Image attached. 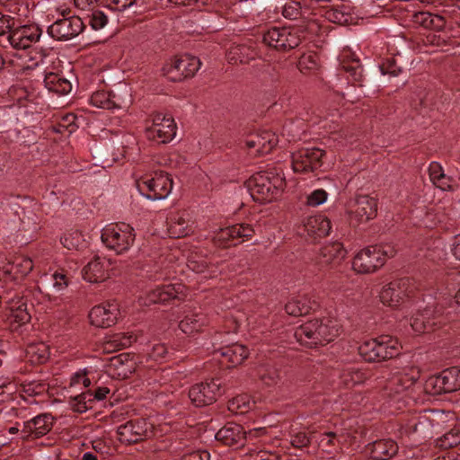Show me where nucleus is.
<instances>
[{
  "label": "nucleus",
  "instance_id": "obj_53",
  "mask_svg": "<svg viewBox=\"0 0 460 460\" xmlns=\"http://www.w3.org/2000/svg\"><path fill=\"white\" fill-rule=\"evenodd\" d=\"M426 389L429 390V393L434 394H439L445 393L443 382L439 375L431 376L428 379L426 383Z\"/></svg>",
  "mask_w": 460,
  "mask_h": 460
},
{
  "label": "nucleus",
  "instance_id": "obj_8",
  "mask_svg": "<svg viewBox=\"0 0 460 460\" xmlns=\"http://www.w3.org/2000/svg\"><path fill=\"white\" fill-rule=\"evenodd\" d=\"M263 42L277 50L288 51L302 41V32L294 27H273L263 34Z\"/></svg>",
  "mask_w": 460,
  "mask_h": 460
},
{
  "label": "nucleus",
  "instance_id": "obj_42",
  "mask_svg": "<svg viewBox=\"0 0 460 460\" xmlns=\"http://www.w3.org/2000/svg\"><path fill=\"white\" fill-rule=\"evenodd\" d=\"M257 376L268 386L277 385L280 380L279 371L277 367L270 365H262L257 368Z\"/></svg>",
  "mask_w": 460,
  "mask_h": 460
},
{
  "label": "nucleus",
  "instance_id": "obj_18",
  "mask_svg": "<svg viewBox=\"0 0 460 460\" xmlns=\"http://www.w3.org/2000/svg\"><path fill=\"white\" fill-rule=\"evenodd\" d=\"M351 219L358 223L373 219L377 213V201L367 195H358L351 203L349 211Z\"/></svg>",
  "mask_w": 460,
  "mask_h": 460
},
{
  "label": "nucleus",
  "instance_id": "obj_24",
  "mask_svg": "<svg viewBox=\"0 0 460 460\" xmlns=\"http://www.w3.org/2000/svg\"><path fill=\"white\" fill-rule=\"evenodd\" d=\"M40 30L37 26H22L11 31L8 36L10 44L16 49H25L39 40Z\"/></svg>",
  "mask_w": 460,
  "mask_h": 460
},
{
  "label": "nucleus",
  "instance_id": "obj_46",
  "mask_svg": "<svg viewBox=\"0 0 460 460\" xmlns=\"http://www.w3.org/2000/svg\"><path fill=\"white\" fill-rule=\"evenodd\" d=\"M297 67L302 73L315 70L318 67V57L313 52L303 54L298 60Z\"/></svg>",
  "mask_w": 460,
  "mask_h": 460
},
{
  "label": "nucleus",
  "instance_id": "obj_62",
  "mask_svg": "<svg viewBox=\"0 0 460 460\" xmlns=\"http://www.w3.org/2000/svg\"><path fill=\"white\" fill-rule=\"evenodd\" d=\"M325 16L330 22L334 23H342L345 22L343 13L335 9L327 11Z\"/></svg>",
  "mask_w": 460,
  "mask_h": 460
},
{
  "label": "nucleus",
  "instance_id": "obj_14",
  "mask_svg": "<svg viewBox=\"0 0 460 460\" xmlns=\"http://www.w3.org/2000/svg\"><path fill=\"white\" fill-rule=\"evenodd\" d=\"M84 24L80 17L72 15L57 20L49 29V34L58 40H66L83 31Z\"/></svg>",
  "mask_w": 460,
  "mask_h": 460
},
{
  "label": "nucleus",
  "instance_id": "obj_61",
  "mask_svg": "<svg viewBox=\"0 0 460 460\" xmlns=\"http://www.w3.org/2000/svg\"><path fill=\"white\" fill-rule=\"evenodd\" d=\"M183 460H210V454L207 450H197L184 455Z\"/></svg>",
  "mask_w": 460,
  "mask_h": 460
},
{
  "label": "nucleus",
  "instance_id": "obj_31",
  "mask_svg": "<svg viewBox=\"0 0 460 460\" xmlns=\"http://www.w3.org/2000/svg\"><path fill=\"white\" fill-rule=\"evenodd\" d=\"M411 22L415 25L435 31H442L446 27V19L443 15L429 12L413 13L411 14Z\"/></svg>",
  "mask_w": 460,
  "mask_h": 460
},
{
  "label": "nucleus",
  "instance_id": "obj_60",
  "mask_svg": "<svg viewBox=\"0 0 460 460\" xmlns=\"http://www.w3.org/2000/svg\"><path fill=\"white\" fill-rule=\"evenodd\" d=\"M309 442L310 438L305 432H298L295 434L291 438V444L293 447L297 448L306 447Z\"/></svg>",
  "mask_w": 460,
  "mask_h": 460
},
{
  "label": "nucleus",
  "instance_id": "obj_45",
  "mask_svg": "<svg viewBox=\"0 0 460 460\" xmlns=\"http://www.w3.org/2000/svg\"><path fill=\"white\" fill-rule=\"evenodd\" d=\"M429 312H425V314H417L411 320V326L412 330L416 332H429L433 330L434 323H431L429 319H428L427 315Z\"/></svg>",
  "mask_w": 460,
  "mask_h": 460
},
{
  "label": "nucleus",
  "instance_id": "obj_37",
  "mask_svg": "<svg viewBox=\"0 0 460 460\" xmlns=\"http://www.w3.org/2000/svg\"><path fill=\"white\" fill-rule=\"evenodd\" d=\"M45 87L57 94L65 95L71 92L72 84L70 81L58 73L49 72L45 75Z\"/></svg>",
  "mask_w": 460,
  "mask_h": 460
},
{
  "label": "nucleus",
  "instance_id": "obj_59",
  "mask_svg": "<svg viewBox=\"0 0 460 460\" xmlns=\"http://www.w3.org/2000/svg\"><path fill=\"white\" fill-rule=\"evenodd\" d=\"M108 8L115 11H124L133 5L136 0H107Z\"/></svg>",
  "mask_w": 460,
  "mask_h": 460
},
{
  "label": "nucleus",
  "instance_id": "obj_35",
  "mask_svg": "<svg viewBox=\"0 0 460 460\" xmlns=\"http://www.w3.org/2000/svg\"><path fill=\"white\" fill-rule=\"evenodd\" d=\"M91 103L97 107L106 110L121 108L123 100L113 92L98 91L92 94Z\"/></svg>",
  "mask_w": 460,
  "mask_h": 460
},
{
  "label": "nucleus",
  "instance_id": "obj_40",
  "mask_svg": "<svg viewBox=\"0 0 460 460\" xmlns=\"http://www.w3.org/2000/svg\"><path fill=\"white\" fill-rule=\"evenodd\" d=\"M31 320V314L24 304L19 305L17 307L11 308L8 316L9 326L12 332H17L19 328L27 324Z\"/></svg>",
  "mask_w": 460,
  "mask_h": 460
},
{
  "label": "nucleus",
  "instance_id": "obj_21",
  "mask_svg": "<svg viewBox=\"0 0 460 460\" xmlns=\"http://www.w3.org/2000/svg\"><path fill=\"white\" fill-rule=\"evenodd\" d=\"M254 230L248 224H237L220 229L214 236V243L218 246H228L237 238L251 239Z\"/></svg>",
  "mask_w": 460,
  "mask_h": 460
},
{
  "label": "nucleus",
  "instance_id": "obj_51",
  "mask_svg": "<svg viewBox=\"0 0 460 460\" xmlns=\"http://www.w3.org/2000/svg\"><path fill=\"white\" fill-rule=\"evenodd\" d=\"M282 14L289 20H296L301 16V6L298 2L289 1L282 7Z\"/></svg>",
  "mask_w": 460,
  "mask_h": 460
},
{
  "label": "nucleus",
  "instance_id": "obj_36",
  "mask_svg": "<svg viewBox=\"0 0 460 460\" xmlns=\"http://www.w3.org/2000/svg\"><path fill=\"white\" fill-rule=\"evenodd\" d=\"M316 305L308 296L303 295L292 298L285 305L287 314L293 316L305 315Z\"/></svg>",
  "mask_w": 460,
  "mask_h": 460
},
{
  "label": "nucleus",
  "instance_id": "obj_25",
  "mask_svg": "<svg viewBox=\"0 0 460 460\" xmlns=\"http://www.w3.org/2000/svg\"><path fill=\"white\" fill-rule=\"evenodd\" d=\"M215 438L227 447L238 448L244 445L246 431L239 424L227 423L216 433Z\"/></svg>",
  "mask_w": 460,
  "mask_h": 460
},
{
  "label": "nucleus",
  "instance_id": "obj_1",
  "mask_svg": "<svg viewBox=\"0 0 460 460\" xmlns=\"http://www.w3.org/2000/svg\"><path fill=\"white\" fill-rule=\"evenodd\" d=\"M247 188L254 201L271 202L283 193L286 188V180L280 170L260 172L248 180Z\"/></svg>",
  "mask_w": 460,
  "mask_h": 460
},
{
  "label": "nucleus",
  "instance_id": "obj_22",
  "mask_svg": "<svg viewBox=\"0 0 460 460\" xmlns=\"http://www.w3.org/2000/svg\"><path fill=\"white\" fill-rule=\"evenodd\" d=\"M347 256V251L339 242L329 243L320 250L317 263L320 267L333 269L341 265Z\"/></svg>",
  "mask_w": 460,
  "mask_h": 460
},
{
  "label": "nucleus",
  "instance_id": "obj_9",
  "mask_svg": "<svg viewBox=\"0 0 460 460\" xmlns=\"http://www.w3.org/2000/svg\"><path fill=\"white\" fill-rule=\"evenodd\" d=\"M409 280L401 279L382 287L378 298L380 303L391 309H400L409 297Z\"/></svg>",
  "mask_w": 460,
  "mask_h": 460
},
{
  "label": "nucleus",
  "instance_id": "obj_50",
  "mask_svg": "<svg viewBox=\"0 0 460 460\" xmlns=\"http://www.w3.org/2000/svg\"><path fill=\"white\" fill-rule=\"evenodd\" d=\"M88 19L89 24L96 31L102 29L108 22L107 14L102 10H93Z\"/></svg>",
  "mask_w": 460,
  "mask_h": 460
},
{
  "label": "nucleus",
  "instance_id": "obj_28",
  "mask_svg": "<svg viewBox=\"0 0 460 460\" xmlns=\"http://www.w3.org/2000/svg\"><path fill=\"white\" fill-rule=\"evenodd\" d=\"M304 232L313 238H321L329 234L332 226L330 220L323 215L307 217L303 222Z\"/></svg>",
  "mask_w": 460,
  "mask_h": 460
},
{
  "label": "nucleus",
  "instance_id": "obj_13",
  "mask_svg": "<svg viewBox=\"0 0 460 460\" xmlns=\"http://www.w3.org/2000/svg\"><path fill=\"white\" fill-rule=\"evenodd\" d=\"M113 270V261L111 259L97 255L83 268L82 275L90 283H99L111 278Z\"/></svg>",
  "mask_w": 460,
  "mask_h": 460
},
{
  "label": "nucleus",
  "instance_id": "obj_5",
  "mask_svg": "<svg viewBox=\"0 0 460 460\" xmlns=\"http://www.w3.org/2000/svg\"><path fill=\"white\" fill-rule=\"evenodd\" d=\"M174 119L162 111H151L146 118V140L160 144L170 143L176 136Z\"/></svg>",
  "mask_w": 460,
  "mask_h": 460
},
{
  "label": "nucleus",
  "instance_id": "obj_6",
  "mask_svg": "<svg viewBox=\"0 0 460 460\" xmlns=\"http://www.w3.org/2000/svg\"><path fill=\"white\" fill-rule=\"evenodd\" d=\"M101 238L107 248L121 254L133 244L135 234L134 229L128 224H111L102 229Z\"/></svg>",
  "mask_w": 460,
  "mask_h": 460
},
{
  "label": "nucleus",
  "instance_id": "obj_10",
  "mask_svg": "<svg viewBox=\"0 0 460 460\" xmlns=\"http://www.w3.org/2000/svg\"><path fill=\"white\" fill-rule=\"evenodd\" d=\"M324 151L317 147L302 148L292 154V169L295 172L306 173L322 166Z\"/></svg>",
  "mask_w": 460,
  "mask_h": 460
},
{
  "label": "nucleus",
  "instance_id": "obj_58",
  "mask_svg": "<svg viewBox=\"0 0 460 460\" xmlns=\"http://www.w3.org/2000/svg\"><path fill=\"white\" fill-rule=\"evenodd\" d=\"M14 26V19L10 15L0 13V36L10 31Z\"/></svg>",
  "mask_w": 460,
  "mask_h": 460
},
{
  "label": "nucleus",
  "instance_id": "obj_11",
  "mask_svg": "<svg viewBox=\"0 0 460 460\" xmlns=\"http://www.w3.org/2000/svg\"><path fill=\"white\" fill-rule=\"evenodd\" d=\"M146 187L148 190V193H146V199L162 200L172 192V179L167 172L155 170L149 173L148 179L146 180Z\"/></svg>",
  "mask_w": 460,
  "mask_h": 460
},
{
  "label": "nucleus",
  "instance_id": "obj_23",
  "mask_svg": "<svg viewBox=\"0 0 460 460\" xmlns=\"http://www.w3.org/2000/svg\"><path fill=\"white\" fill-rule=\"evenodd\" d=\"M193 221L190 214L185 211L172 213L168 218V233L172 238H181L193 233Z\"/></svg>",
  "mask_w": 460,
  "mask_h": 460
},
{
  "label": "nucleus",
  "instance_id": "obj_54",
  "mask_svg": "<svg viewBox=\"0 0 460 460\" xmlns=\"http://www.w3.org/2000/svg\"><path fill=\"white\" fill-rule=\"evenodd\" d=\"M51 278L53 279V287L58 291L65 289L69 284V278L64 270L56 271Z\"/></svg>",
  "mask_w": 460,
  "mask_h": 460
},
{
  "label": "nucleus",
  "instance_id": "obj_7",
  "mask_svg": "<svg viewBox=\"0 0 460 460\" xmlns=\"http://www.w3.org/2000/svg\"><path fill=\"white\" fill-rule=\"evenodd\" d=\"M200 60L194 56L182 55L169 58L163 66L162 72L172 82H181L192 77L200 68Z\"/></svg>",
  "mask_w": 460,
  "mask_h": 460
},
{
  "label": "nucleus",
  "instance_id": "obj_26",
  "mask_svg": "<svg viewBox=\"0 0 460 460\" xmlns=\"http://www.w3.org/2000/svg\"><path fill=\"white\" fill-rule=\"evenodd\" d=\"M186 296V287L181 283L167 284L155 288L148 294L152 303H164L171 299H182Z\"/></svg>",
  "mask_w": 460,
  "mask_h": 460
},
{
  "label": "nucleus",
  "instance_id": "obj_20",
  "mask_svg": "<svg viewBox=\"0 0 460 460\" xmlns=\"http://www.w3.org/2000/svg\"><path fill=\"white\" fill-rule=\"evenodd\" d=\"M33 269L32 261L25 256H17L13 261L0 258V279L11 277L18 279L28 275Z\"/></svg>",
  "mask_w": 460,
  "mask_h": 460
},
{
  "label": "nucleus",
  "instance_id": "obj_15",
  "mask_svg": "<svg viewBox=\"0 0 460 460\" xmlns=\"http://www.w3.org/2000/svg\"><path fill=\"white\" fill-rule=\"evenodd\" d=\"M119 315V304L111 301L93 307L89 313V320L91 324L98 328H108L117 323Z\"/></svg>",
  "mask_w": 460,
  "mask_h": 460
},
{
  "label": "nucleus",
  "instance_id": "obj_63",
  "mask_svg": "<svg viewBox=\"0 0 460 460\" xmlns=\"http://www.w3.org/2000/svg\"><path fill=\"white\" fill-rule=\"evenodd\" d=\"M109 393L110 389L108 387H98L93 393V397L98 401H102L106 398Z\"/></svg>",
  "mask_w": 460,
  "mask_h": 460
},
{
  "label": "nucleus",
  "instance_id": "obj_57",
  "mask_svg": "<svg viewBox=\"0 0 460 460\" xmlns=\"http://www.w3.org/2000/svg\"><path fill=\"white\" fill-rule=\"evenodd\" d=\"M246 460H279V456L270 451H254L247 456Z\"/></svg>",
  "mask_w": 460,
  "mask_h": 460
},
{
  "label": "nucleus",
  "instance_id": "obj_4",
  "mask_svg": "<svg viewBox=\"0 0 460 460\" xmlns=\"http://www.w3.org/2000/svg\"><path fill=\"white\" fill-rule=\"evenodd\" d=\"M396 254L391 244L368 246L358 252L352 260V270L358 274H371L381 269Z\"/></svg>",
  "mask_w": 460,
  "mask_h": 460
},
{
  "label": "nucleus",
  "instance_id": "obj_17",
  "mask_svg": "<svg viewBox=\"0 0 460 460\" xmlns=\"http://www.w3.org/2000/svg\"><path fill=\"white\" fill-rule=\"evenodd\" d=\"M419 378L420 371L417 368H405L402 372L394 373L388 378L385 388L390 396L401 394L410 389Z\"/></svg>",
  "mask_w": 460,
  "mask_h": 460
},
{
  "label": "nucleus",
  "instance_id": "obj_55",
  "mask_svg": "<svg viewBox=\"0 0 460 460\" xmlns=\"http://www.w3.org/2000/svg\"><path fill=\"white\" fill-rule=\"evenodd\" d=\"M343 68L346 72L349 73L355 82L361 81L363 69L358 59H353L351 66L343 65Z\"/></svg>",
  "mask_w": 460,
  "mask_h": 460
},
{
  "label": "nucleus",
  "instance_id": "obj_44",
  "mask_svg": "<svg viewBox=\"0 0 460 460\" xmlns=\"http://www.w3.org/2000/svg\"><path fill=\"white\" fill-rule=\"evenodd\" d=\"M60 241L63 246L68 250H79L84 245V236L79 231L64 234Z\"/></svg>",
  "mask_w": 460,
  "mask_h": 460
},
{
  "label": "nucleus",
  "instance_id": "obj_43",
  "mask_svg": "<svg viewBox=\"0 0 460 460\" xmlns=\"http://www.w3.org/2000/svg\"><path fill=\"white\" fill-rule=\"evenodd\" d=\"M30 360L35 364H42L49 358V349L45 343L31 344L27 349Z\"/></svg>",
  "mask_w": 460,
  "mask_h": 460
},
{
  "label": "nucleus",
  "instance_id": "obj_39",
  "mask_svg": "<svg viewBox=\"0 0 460 460\" xmlns=\"http://www.w3.org/2000/svg\"><path fill=\"white\" fill-rule=\"evenodd\" d=\"M256 402L247 394H239L228 402V410L234 414H245L255 408Z\"/></svg>",
  "mask_w": 460,
  "mask_h": 460
},
{
  "label": "nucleus",
  "instance_id": "obj_56",
  "mask_svg": "<svg viewBox=\"0 0 460 460\" xmlns=\"http://www.w3.org/2000/svg\"><path fill=\"white\" fill-rule=\"evenodd\" d=\"M460 444V433L458 431H450L446 433L441 439V447H454Z\"/></svg>",
  "mask_w": 460,
  "mask_h": 460
},
{
  "label": "nucleus",
  "instance_id": "obj_3",
  "mask_svg": "<svg viewBox=\"0 0 460 460\" xmlns=\"http://www.w3.org/2000/svg\"><path fill=\"white\" fill-rule=\"evenodd\" d=\"M399 341L389 335H380L363 341L358 348L359 356L368 363H381L400 355Z\"/></svg>",
  "mask_w": 460,
  "mask_h": 460
},
{
  "label": "nucleus",
  "instance_id": "obj_64",
  "mask_svg": "<svg viewBox=\"0 0 460 460\" xmlns=\"http://www.w3.org/2000/svg\"><path fill=\"white\" fill-rule=\"evenodd\" d=\"M452 252L454 256L460 261V234L455 236Z\"/></svg>",
  "mask_w": 460,
  "mask_h": 460
},
{
  "label": "nucleus",
  "instance_id": "obj_49",
  "mask_svg": "<svg viewBox=\"0 0 460 460\" xmlns=\"http://www.w3.org/2000/svg\"><path fill=\"white\" fill-rule=\"evenodd\" d=\"M439 376L443 382L445 393H452L457 390V384L455 377L456 376L454 374L452 367L442 371Z\"/></svg>",
  "mask_w": 460,
  "mask_h": 460
},
{
  "label": "nucleus",
  "instance_id": "obj_34",
  "mask_svg": "<svg viewBox=\"0 0 460 460\" xmlns=\"http://www.w3.org/2000/svg\"><path fill=\"white\" fill-rule=\"evenodd\" d=\"M339 378L342 386L350 388L364 384L369 378V373L367 369L350 367L343 369Z\"/></svg>",
  "mask_w": 460,
  "mask_h": 460
},
{
  "label": "nucleus",
  "instance_id": "obj_47",
  "mask_svg": "<svg viewBox=\"0 0 460 460\" xmlns=\"http://www.w3.org/2000/svg\"><path fill=\"white\" fill-rule=\"evenodd\" d=\"M339 440L336 438V434L334 432H326L321 436L319 440V447L323 451H325L329 454L334 452L338 447Z\"/></svg>",
  "mask_w": 460,
  "mask_h": 460
},
{
  "label": "nucleus",
  "instance_id": "obj_27",
  "mask_svg": "<svg viewBox=\"0 0 460 460\" xmlns=\"http://www.w3.org/2000/svg\"><path fill=\"white\" fill-rule=\"evenodd\" d=\"M248 349L239 343L226 346L216 351V356L221 363L228 364V367L241 365L248 357Z\"/></svg>",
  "mask_w": 460,
  "mask_h": 460
},
{
  "label": "nucleus",
  "instance_id": "obj_38",
  "mask_svg": "<svg viewBox=\"0 0 460 460\" xmlns=\"http://www.w3.org/2000/svg\"><path fill=\"white\" fill-rule=\"evenodd\" d=\"M429 175L431 182L442 190H451L453 180L444 172L442 165L438 162H431L429 165Z\"/></svg>",
  "mask_w": 460,
  "mask_h": 460
},
{
  "label": "nucleus",
  "instance_id": "obj_12",
  "mask_svg": "<svg viewBox=\"0 0 460 460\" xmlns=\"http://www.w3.org/2000/svg\"><path fill=\"white\" fill-rule=\"evenodd\" d=\"M221 382L211 379L205 383L196 384L190 389L189 397L197 407L211 404L221 394Z\"/></svg>",
  "mask_w": 460,
  "mask_h": 460
},
{
  "label": "nucleus",
  "instance_id": "obj_19",
  "mask_svg": "<svg viewBox=\"0 0 460 460\" xmlns=\"http://www.w3.org/2000/svg\"><path fill=\"white\" fill-rule=\"evenodd\" d=\"M278 136L271 131H262L251 135L245 141V146L251 155L269 154L278 144Z\"/></svg>",
  "mask_w": 460,
  "mask_h": 460
},
{
  "label": "nucleus",
  "instance_id": "obj_41",
  "mask_svg": "<svg viewBox=\"0 0 460 460\" xmlns=\"http://www.w3.org/2000/svg\"><path fill=\"white\" fill-rule=\"evenodd\" d=\"M206 323V317L202 314H190L180 322L179 328L182 332L190 335L199 332Z\"/></svg>",
  "mask_w": 460,
  "mask_h": 460
},
{
  "label": "nucleus",
  "instance_id": "obj_2",
  "mask_svg": "<svg viewBox=\"0 0 460 460\" xmlns=\"http://www.w3.org/2000/svg\"><path fill=\"white\" fill-rule=\"evenodd\" d=\"M339 325L330 318L314 319L298 326L295 331V338L308 348L324 346L339 336Z\"/></svg>",
  "mask_w": 460,
  "mask_h": 460
},
{
  "label": "nucleus",
  "instance_id": "obj_29",
  "mask_svg": "<svg viewBox=\"0 0 460 460\" xmlns=\"http://www.w3.org/2000/svg\"><path fill=\"white\" fill-rule=\"evenodd\" d=\"M259 56L252 43L233 44L226 52L227 61L231 64H247Z\"/></svg>",
  "mask_w": 460,
  "mask_h": 460
},
{
  "label": "nucleus",
  "instance_id": "obj_32",
  "mask_svg": "<svg viewBox=\"0 0 460 460\" xmlns=\"http://www.w3.org/2000/svg\"><path fill=\"white\" fill-rule=\"evenodd\" d=\"M368 451L373 459L388 460L397 453L398 446L392 439H381L369 445Z\"/></svg>",
  "mask_w": 460,
  "mask_h": 460
},
{
  "label": "nucleus",
  "instance_id": "obj_48",
  "mask_svg": "<svg viewBox=\"0 0 460 460\" xmlns=\"http://www.w3.org/2000/svg\"><path fill=\"white\" fill-rule=\"evenodd\" d=\"M167 354V349L164 344L160 342H154L147 346L146 349V356L154 361H161Z\"/></svg>",
  "mask_w": 460,
  "mask_h": 460
},
{
  "label": "nucleus",
  "instance_id": "obj_16",
  "mask_svg": "<svg viewBox=\"0 0 460 460\" xmlns=\"http://www.w3.org/2000/svg\"><path fill=\"white\" fill-rule=\"evenodd\" d=\"M53 423L54 418L49 413H41L24 421L21 429L22 439L29 441L45 436L51 430Z\"/></svg>",
  "mask_w": 460,
  "mask_h": 460
},
{
  "label": "nucleus",
  "instance_id": "obj_52",
  "mask_svg": "<svg viewBox=\"0 0 460 460\" xmlns=\"http://www.w3.org/2000/svg\"><path fill=\"white\" fill-rule=\"evenodd\" d=\"M328 198L327 192L323 189L312 191L306 198V204L311 207H317L323 204Z\"/></svg>",
  "mask_w": 460,
  "mask_h": 460
},
{
  "label": "nucleus",
  "instance_id": "obj_30",
  "mask_svg": "<svg viewBox=\"0 0 460 460\" xmlns=\"http://www.w3.org/2000/svg\"><path fill=\"white\" fill-rule=\"evenodd\" d=\"M187 267L193 272L203 275L204 279L213 278L218 273L217 265L208 262L204 255L196 252L188 255Z\"/></svg>",
  "mask_w": 460,
  "mask_h": 460
},
{
  "label": "nucleus",
  "instance_id": "obj_33",
  "mask_svg": "<svg viewBox=\"0 0 460 460\" xmlns=\"http://www.w3.org/2000/svg\"><path fill=\"white\" fill-rule=\"evenodd\" d=\"M119 439L124 444H135L143 439L144 427L139 422L128 421L117 430Z\"/></svg>",
  "mask_w": 460,
  "mask_h": 460
}]
</instances>
